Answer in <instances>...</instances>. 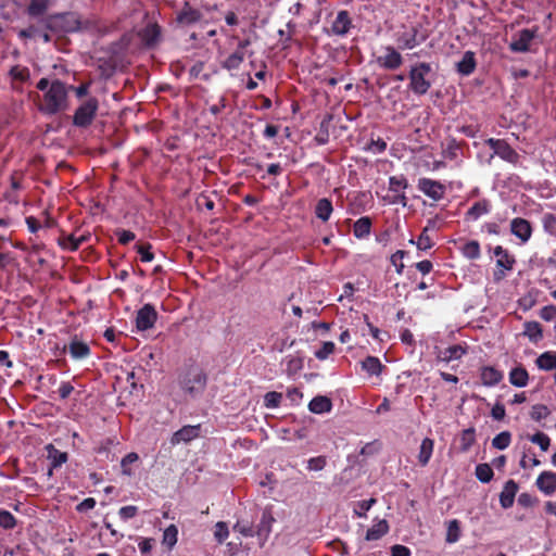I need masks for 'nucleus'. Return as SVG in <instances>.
<instances>
[{
  "label": "nucleus",
  "mask_w": 556,
  "mask_h": 556,
  "mask_svg": "<svg viewBox=\"0 0 556 556\" xmlns=\"http://www.w3.org/2000/svg\"><path fill=\"white\" fill-rule=\"evenodd\" d=\"M36 88L43 91L42 101L39 104V111L46 115H55L68 108V88L59 80L50 81L42 77L36 85Z\"/></svg>",
  "instance_id": "nucleus-1"
},
{
  "label": "nucleus",
  "mask_w": 556,
  "mask_h": 556,
  "mask_svg": "<svg viewBox=\"0 0 556 556\" xmlns=\"http://www.w3.org/2000/svg\"><path fill=\"white\" fill-rule=\"evenodd\" d=\"M46 29L54 33H73L80 28V20L76 13H60L42 18Z\"/></svg>",
  "instance_id": "nucleus-2"
},
{
  "label": "nucleus",
  "mask_w": 556,
  "mask_h": 556,
  "mask_svg": "<svg viewBox=\"0 0 556 556\" xmlns=\"http://www.w3.org/2000/svg\"><path fill=\"white\" fill-rule=\"evenodd\" d=\"M485 144L493 150L485 161L486 164L491 165L495 155L514 166L520 164V154L506 140L489 138L485 140Z\"/></svg>",
  "instance_id": "nucleus-3"
},
{
  "label": "nucleus",
  "mask_w": 556,
  "mask_h": 556,
  "mask_svg": "<svg viewBox=\"0 0 556 556\" xmlns=\"http://www.w3.org/2000/svg\"><path fill=\"white\" fill-rule=\"evenodd\" d=\"M431 72L429 63L421 62L412 66L409 71V89L418 96L426 94L431 88V81L427 78Z\"/></svg>",
  "instance_id": "nucleus-4"
},
{
  "label": "nucleus",
  "mask_w": 556,
  "mask_h": 556,
  "mask_svg": "<svg viewBox=\"0 0 556 556\" xmlns=\"http://www.w3.org/2000/svg\"><path fill=\"white\" fill-rule=\"evenodd\" d=\"M179 383L186 393L194 397L204 391L206 386V376L199 367L191 366L181 377Z\"/></svg>",
  "instance_id": "nucleus-5"
},
{
  "label": "nucleus",
  "mask_w": 556,
  "mask_h": 556,
  "mask_svg": "<svg viewBox=\"0 0 556 556\" xmlns=\"http://www.w3.org/2000/svg\"><path fill=\"white\" fill-rule=\"evenodd\" d=\"M99 101L94 97H90L81 101L73 115V124L79 128L90 126L97 115Z\"/></svg>",
  "instance_id": "nucleus-6"
},
{
  "label": "nucleus",
  "mask_w": 556,
  "mask_h": 556,
  "mask_svg": "<svg viewBox=\"0 0 556 556\" xmlns=\"http://www.w3.org/2000/svg\"><path fill=\"white\" fill-rule=\"evenodd\" d=\"M494 255L496 256V270L493 277L495 281H501L506 276V271L513 270L516 260L501 245L494 248Z\"/></svg>",
  "instance_id": "nucleus-7"
},
{
  "label": "nucleus",
  "mask_w": 556,
  "mask_h": 556,
  "mask_svg": "<svg viewBox=\"0 0 556 556\" xmlns=\"http://www.w3.org/2000/svg\"><path fill=\"white\" fill-rule=\"evenodd\" d=\"M202 437V425H187L175 431L170 437V444L173 446L178 444H188L195 439Z\"/></svg>",
  "instance_id": "nucleus-8"
},
{
  "label": "nucleus",
  "mask_w": 556,
  "mask_h": 556,
  "mask_svg": "<svg viewBox=\"0 0 556 556\" xmlns=\"http://www.w3.org/2000/svg\"><path fill=\"white\" fill-rule=\"evenodd\" d=\"M417 188L428 198L440 201L444 198L446 188L440 181L430 178H420Z\"/></svg>",
  "instance_id": "nucleus-9"
},
{
  "label": "nucleus",
  "mask_w": 556,
  "mask_h": 556,
  "mask_svg": "<svg viewBox=\"0 0 556 556\" xmlns=\"http://www.w3.org/2000/svg\"><path fill=\"white\" fill-rule=\"evenodd\" d=\"M157 319V313L153 305L144 304L138 312L136 317V327L140 331L153 328Z\"/></svg>",
  "instance_id": "nucleus-10"
},
{
  "label": "nucleus",
  "mask_w": 556,
  "mask_h": 556,
  "mask_svg": "<svg viewBox=\"0 0 556 556\" xmlns=\"http://www.w3.org/2000/svg\"><path fill=\"white\" fill-rule=\"evenodd\" d=\"M384 54L377 58V63L380 67L386 70H396L403 63V58L394 47L388 46L384 48Z\"/></svg>",
  "instance_id": "nucleus-11"
},
{
  "label": "nucleus",
  "mask_w": 556,
  "mask_h": 556,
  "mask_svg": "<svg viewBox=\"0 0 556 556\" xmlns=\"http://www.w3.org/2000/svg\"><path fill=\"white\" fill-rule=\"evenodd\" d=\"M535 36L536 29H522L509 43V49L514 52H527Z\"/></svg>",
  "instance_id": "nucleus-12"
},
{
  "label": "nucleus",
  "mask_w": 556,
  "mask_h": 556,
  "mask_svg": "<svg viewBox=\"0 0 556 556\" xmlns=\"http://www.w3.org/2000/svg\"><path fill=\"white\" fill-rule=\"evenodd\" d=\"M510 231L522 242H527L532 235V228L530 223L527 219L520 217L514 218L511 220Z\"/></svg>",
  "instance_id": "nucleus-13"
},
{
  "label": "nucleus",
  "mask_w": 556,
  "mask_h": 556,
  "mask_svg": "<svg viewBox=\"0 0 556 556\" xmlns=\"http://www.w3.org/2000/svg\"><path fill=\"white\" fill-rule=\"evenodd\" d=\"M202 17L199 10L193 9L188 2L185 3L182 9L177 14V22L181 25L189 26L198 23Z\"/></svg>",
  "instance_id": "nucleus-14"
},
{
  "label": "nucleus",
  "mask_w": 556,
  "mask_h": 556,
  "mask_svg": "<svg viewBox=\"0 0 556 556\" xmlns=\"http://www.w3.org/2000/svg\"><path fill=\"white\" fill-rule=\"evenodd\" d=\"M536 485L546 495H552L556 491V473L543 471L536 479Z\"/></svg>",
  "instance_id": "nucleus-15"
},
{
  "label": "nucleus",
  "mask_w": 556,
  "mask_h": 556,
  "mask_svg": "<svg viewBox=\"0 0 556 556\" xmlns=\"http://www.w3.org/2000/svg\"><path fill=\"white\" fill-rule=\"evenodd\" d=\"M517 491L518 484L514 480L506 481L500 494V503L503 508L507 509L513 506Z\"/></svg>",
  "instance_id": "nucleus-16"
},
{
  "label": "nucleus",
  "mask_w": 556,
  "mask_h": 556,
  "mask_svg": "<svg viewBox=\"0 0 556 556\" xmlns=\"http://www.w3.org/2000/svg\"><path fill=\"white\" fill-rule=\"evenodd\" d=\"M351 25L352 22L349 13L346 11H340L331 25V30L334 35L344 36L349 33Z\"/></svg>",
  "instance_id": "nucleus-17"
},
{
  "label": "nucleus",
  "mask_w": 556,
  "mask_h": 556,
  "mask_svg": "<svg viewBox=\"0 0 556 556\" xmlns=\"http://www.w3.org/2000/svg\"><path fill=\"white\" fill-rule=\"evenodd\" d=\"M41 26L29 25L18 33L21 38H40L43 42L51 40L48 29H46L42 18L40 20Z\"/></svg>",
  "instance_id": "nucleus-18"
},
{
  "label": "nucleus",
  "mask_w": 556,
  "mask_h": 556,
  "mask_svg": "<svg viewBox=\"0 0 556 556\" xmlns=\"http://www.w3.org/2000/svg\"><path fill=\"white\" fill-rule=\"evenodd\" d=\"M89 235H80L76 236L75 233L71 235H62L59 238V244L63 249H67L70 251L77 250L84 242H86L89 239Z\"/></svg>",
  "instance_id": "nucleus-19"
},
{
  "label": "nucleus",
  "mask_w": 556,
  "mask_h": 556,
  "mask_svg": "<svg viewBox=\"0 0 556 556\" xmlns=\"http://www.w3.org/2000/svg\"><path fill=\"white\" fill-rule=\"evenodd\" d=\"M465 348H463L459 344H455L442 351H439L437 357L440 362L450 363L452 361L462 358V356L465 355Z\"/></svg>",
  "instance_id": "nucleus-20"
},
{
  "label": "nucleus",
  "mask_w": 556,
  "mask_h": 556,
  "mask_svg": "<svg viewBox=\"0 0 556 556\" xmlns=\"http://www.w3.org/2000/svg\"><path fill=\"white\" fill-rule=\"evenodd\" d=\"M51 0H30L27 14L33 18H45L43 15L50 7Z\"/></svg>",
  "instance_id": "nucleus-21"
},
{
  "label": "nucleus",
  "mask_w": 556,
  "mask_h": 556,
  "mask_svg": "<svg viewBox=\"0 0 556 556\" xmlns=\"http://www.w3.org/2000/svg\"><path fill=\"white\" fill-rule=\"evenodd\" d=\"M161 29L156 24H149L139 33L142 42L149 47L155 45L159 41Z\"/></svg>",
  "instance_id": "nucleus-22"
},
{
  "label": "nucleus",
  "mask_w": 556,
  "mask_h": 556,
  "mask_svg": "<svg viewBox=\"0 0 556 556\" xmlns=\"http://www.w3.org/2000/svg\"><path fill=\"white\" fill-rule=\"evenodd\" d=\"M362 369L369 376H380L384 369V365L376 356H367L361 362Z\"/></svg>",
  "instance_id": "nucleus-23"
},
{
  "label": "nucleus",
  "mask_w": 556,
  "mask_h": 556,
  "mask_svg": "<svg viewBox=\"0 0 556 556\" xmlns=\"http://www.w3.org/2000/svg\"><path fill=\"white\" fill-rule=\"evenodd\" d=\"M48 452V459L51 463V468L49 469V476L52 475L53 468L60 467L67 460V454L65 452L59 451L52 444L47 445L46 447Z\"/></svg>",
  "instance_id": "nucleus-24"
},
{
  "label": "nucleus",
  "mask_w": 556,
  "mask_h": 556,
  "mask_svg": "<svg viewBox=\"0 0 556 556\" xmlns=\"http://www.w3.org/2000/svg\"><path fill=\"white\" fill-rule=\"evenodd\" d=\"M332 408L331 400L324 395L315 396L308 404V409L314 414H324Z\"/></svg>",
  "instance_id": "nucleus-25"
},
{
  "label": "nucleus",
  "mask_w": 556,
  "mask_h": 556,
  "mask_svg": "<svg viewBox=\"0 0 556 556\" xmlns=\"http://www.w3.org/2000/svg\"><path fill=\"white\" fill-rule=\"evenodd\" d=\"M529 374L525 367L517 366L509 371V382L517 388H523L528 384Z\"/></svg>",
  "instance_id": "nucleus-26"
},
{
  "label": "nucleus",
  "mask_w": 556,
  "mask_h": 556,
  "mask_svg": "<svg viewBox=\"0 0 556 556\" xmlns=\"http://www.w3.org/2000/svg\"><path fill=\"white\" fill-rule=\"evenodd\" d=\"M456 67L462 75H470L476 68L475 53L472 51H466Z\"/></svg>",
  "instance_id": "nucleus-27"
},
{
  "label": "nucleus",
  "mask_w": 556,
  "mask_h": 556,
  "mask_svg": "<svg viewBox=\"0 0 556 556\" xmlns=\"http://www.w3.org/2000/svg\"><path fill=\"white\" fill-rule=\"evenodd\" d=\"M68 352L74 359H83L90 354V349L87 343L74 339L68 344Z\"/></svg>",
  "instance_id": "nucleus-28"
},
{
  "label": "nucleus",
  "mask_w": 556,
  "mask_h": 556,
  "mask_svg": "<svg viewBox=\"0 0 556 556\" xmlns=\"http://www.w3.org/2000/svg\"><path fill=\"white\" fill-rule=\"evenodd\" d=\"M417 34L418 30L416 27H413L408 33L402 34L397 39L400 48L414 49L416 46H418L422 39H417Z\"/></svg>",
  "instance_id": "nucleus-29"
},
{
  "label": "nucleus",
  "mask_w": 556,
  "mask_h": 556,
  "mask_svg": "<svg viewBox=\"0 0 556 556\" xmlns=\"http://www.w3.org/2000/svg\"><path fill=\"white\" fill-rule=\"evenodd\" d=\"M503 379V375L494 367H483L481 370V380L484 386L492 387Z\"/></svg>",
  "instance_id": "nucleus-30"
},
{
  "label": "nucleus",
  "mask_w": 556,
  "mask_h": 556,
  "mask_svg": "<svg viewBox=\"0 0 556 556\" xmlns=\"http://www.w3.org/2000/svg\"><path fill=\"white\" fill-rule=\"evenodd\" d=\"M535 365L541 370H552L556 368V352H544L536 359Z\"/></svg>",
  "instance_id": "nucleus-31"
},
{
  "label": "nucleus",
  "mask_w": 556,
  "mask_h": 556,
  "mask_svg": "<svg viewBox=\"0 0 556 556\" xmlns=\"http://www.w3.org/2000/svg\"><path fill=\"white\" fill-rule=\"evenodd\" d=\"M434 447V441L430 438H425L420 444L418 462L421 466L428 465Z\"/></svg>",
  "instance_id": "nucleus-32"
},
{
  "label": "nucleus",
  "mask_w": 556,
  "mask_h": 556,
  "mask_svg": "<svg viewBox=\"0 0 556 556\" xmlns=\"http://www.w3.org/2000/svg\"><path fill=\"white\" fill-rule=\"evenodd\" d=\"M389 531V525L387 520L382 519L375 523L366 533L367 541H377L387 534Z\"/></svg>",
  "instance_id": "nucleus-33"
},
{
  "label": "nucleus",
  "mask_w": 556,
  "mask_h": 556,
  "mask_svg": "<svg viewBox=\"0 0 556 556\" xmlns=\"http://www.w3.org/2000/svg\"><path fill=\"white\" fill-rule=\"evenodd\" d=\"M332 211L333 206L329 199L323 198L317 201L315 206V214L323 222H327L330 218Z\"/></svg>",
  "instance_id": "nucleus-34"
},
{
  "label": "nucleus",
  "mask_w": 556,
  "mask_h": 556,
  "mask_svg": "<svg viewBox=\"0 0 556 556\" xmlns=\"http://www.w3.org/2000/svg\"><path fill=\"white\" fill-rule=\"evenodd\" d=\"M275 521L274 517L269 511H264L261 518V521L257 526L255 534L260 538L267 539L271 531V525Z\"/></svg>",
  "instance_id": "nucleus-35"
},
{
  "label": "nucleus",
  "mask_w": 556,
  "mask_h": 556,
  "mask_svg": "<svg viewBox=\"0 0 556 556\" xmlns=\"http://www.w3.org/2000/svg\"><path fill=\"white\" fill-rule=\"evenodd\" d=\"M371 219L367 216L361 217L354 223L353 232L358 239H363L370 233Z\"/></svg>",
  "instance_id": "nucleus-36"
},
{
  "label": "nucleus",
  "mask_w": 556,
  "mask_h": 556,
  "mask_svg": "<svg viewBox=\"0 0 556 556\" xmlns=\"http://www.w3.org/2000/svg\"><path fill=\"white\" fill-rule=\"evenodd\" d=\"M286 371L288 375L293 376L300 372L303 368V357L299 354L288 355L285 359Z\"/></svg>",
  "instance_id": "nucleus-37"
},
{
  "label": "nucleus",
  "mask_w": 556,
  "mask_h": 556,
  "mask_svg": "<svg viewBox=\"0 0 556 556\" xmlns=\"http://www.w3.org/2000/svg\"><path fill=\"white\" fill-rule=\"evenodd\" d=\"M490 211V203L488 200H481L476 202L466 213L467 218L476 220L480 216L489 213Z\"/></svg>",
  "instance_id": "nucleus-38"
},
{
  "label": "nucleus",
  "mask_w": 556,
  "mask_h": 556,
  "mask_svg": "<svg viewBox=\"0 0 556 556\" xmlns=\"http://www.w3.org/2000/svg\"><path fill=\"white\" fill-rule=\"evenodd\" d=\"M331 119H332V116L327 115L320 122L318 132L315 137V140L317 141L318 144H326L329 141V126H330Z\"/></svg>",
  "instance_id": "nucleus-39"
},
{
  "label": "nucleus",
  "mask_w": 556,
  "mask_h": 556,
  "mask_svg": "<svg viewBox=\"0 0 556 556\" xmlns=\"http://www.w3.org/2000/svg\"><path fill=\"white\" fill-rule=\"evenodd\" d=\"M523 334L531 341L538 342L542 338V327L538 321H527Z\"/></svg>",
  "instance_id": "nucleus-40"
},
{
  "label": "nucleus",
  "mask_w": 556,
  "mask_h": 556,
  "mask_svg": "<svg viewBox=\"0 0 556 556\" xmlns=\"http://www.w3.org/2000/svg\"><path fill=\"white\" fill-rule=\"evenodd\" d=\"M244 60V52L241 50H236L231 53L224 62L223 67L227 70H237Z\"/></svg>",
  "instance_id": "nucleus-41"
},
{
  "label": "nucleus",
  "mask_w": 556,
  "mask_h": 556,
  "mask_svg": "<svg viewBox=\"0 0 556 556\" xmlns=\"http://www.w3.org/2000/svg\"><path fill=\"white\" fill-rule=\"evenodd\" d=\"M476 477L482 483H489L493 478V470L486 463L479 464L476 467Z\"/></svg>",
  "instance_id": "nucleus-42"
},
{
  "label": "nucleus",
  "mask_w": 556,
  "mask_h": 556,
  "mask_svg": "<svg viewBox=\"0 0 556 556\" xmlns=\"http://www.w3.org/2000/svg\"><path fill=\"white\" fill-rule=\"evenodd\" d=\"M429 227L424 228L417 241L413 239L409 240V243L416 244L418 250L426 251L432 248L433 242L432 239L428 235Z\"/></svg>",
  "instance_id": "nucleus-43"
},
{
  "label": "nucleus",
  "mask_w": 556,
  "mask_h": 556,
  "mask_svg": "<svg viewBox=\"0 0 556 556\" xmlns=\"http://www.w3.org/2000/svg\"><path fill=\"white\" fill-rule=\"evenodd\" d=\"M462 253L469 260H476L480 256V245L478 241H469L462 248Z\"/></svg>",
  "instance_id": "nucleus-44"
},
{
  "label": "nucleus",
  "mask_w": 556,
  "mask_h": 556,
  "mask_svg": "<svg viewBox=\"0 0 556 556\" xmlns=\"http://www.w3.org/2000/svg\"><path fill=\"white\" fill-rule=\"evenodd\" d=\"M460 536V526L459 521L457 519H453L447 525V531H446V542L447 543H455L459 540Z\"/></svg>",
  "instance_id": "nucleus-45"
},
{
  "label": "nucleus",
  "mask_w": 556,
  "mask_h": 556,
  "mask_svg": "<svg viewBox=\"0 0 556 556\" xmlns=\"http://www.w3.org/2000/svg\"><path fill=\"white\" fill-rule=\"evenodd\" d=\"M16 518L5 509H0V527L4 530H12L16 527Z\"/></svg>",
  "instance_id": "nucleus-46"
},
{
  "label": "nucleus",
  "mask_w": 556,
  "mask_h": 556,
  "mask_svg": "<svg viewBox=\"0 0 556 556\" xmlns=\"http://www.w3.org/2000/svg\"><path fill=\"white\" fill-rule=\"evenodd\" d=\"M511 435L508 431L498 433L492 440V446L497 450H505L510 444Z\"/></svg>",
  "instance_id": "nucleus-47"
},
{
  "label": "nucleus",
  "mask_w": 556,
  "mask_h": 556,
  "mask_svg": "<svg viewBox=\"0 0 556 556\" xmlns=\"http://www.w3.org/2000/svg\"><path fill=\"white\" fill-rule=\"evenodd\" d=\"M178 530L175 525L168 526L163 533V543L169 548L177 543Z\"/></svg>",
  "instance_id": "nucleus-48"
},
{
  "label": "nucleus",
  "mask_w": 556,
  "mask_h": 556,
  "mask_svg": "<svg viewBox=\"0 0 556 556\" xmlns=\"http://www.w3.org/2000/svg\"><path fill=\"white\" fill-rule=\"evenodd\" d=\"M549 409L546 405L535 404L532 406L530 416L533 420L540 421L549 415Z\"/></svg>",
  "instance_id": "nucleus-49"
},
{
  "label": "nucleus",
  "mask_w": 556,
  "mask_h": 556,
  "mask_svg": "<svg viewBox=\"0 0 556 556\" xmlns=\"http://www.w3.org/2000/svg\"><path fill=\"white\" fill-rule=\"evenodd\" d=\"M475 442V430L472 428L465 429L460 438V447L468 451Z\"/></svg>",
  "instance_id": "nucleus-50"
},
{
  "label": "nucleus",
  "mask_w": 556,
  "mask_h": 556,
  "mask_svg": "<svg viewBox=\"0 0 556 556\" xmlns=\"http://www.w3.org/2000/svg\"><path fill=\"white\" fill-rule=\"evenodd\" d=\"M281 399V393L275 391L267 392L264 396V404L267 408H276L280 405Z\"/></svg>",
  "instance_id": "nucleus-51"
},
{
  "label": "nucleus",
  "mask_w": 556,
  "mask_h": 556,
  "mask_svg": "<svg viewBox=\"0 0 556 556\" xmlns=\"http://www.w3.org/2000/svg\"><path fill=\"white\" fill-rule=\"evenodd\" d=\"M532 443H535L540 446L542 451H547L551 445V439L547 434L543 432H536L530 438Z\"/></svg>",
  "instance_id": "nucleus-52"
},
{
  "label": "nucleus",
  "mask_w": 556,
  "mask_h": 556,
  "mask_svg": "<svg viewBox=\"0 0 556 556\" xmlns=\"http://www.w3.org/2000/svg\"><path fill=\"white\" fill-rule=\"evenodd\" d=\"M138 454L137 453H128L125 457H123L121 462L122 472L126 476H130L131 469L129 466L138 460Z\"/></svg>",
  "instance_id": "nucleus-53"
},
{
  "label": "nucleus",
  "mask_w": 556,
  "mask_h": 556,
  "mask_svg": "<svg viewBox=\"0 0 556 556\" xmlns=\"http://www.w3.org/2000/svg\"><path fill=\"white\" fill-rule=\"evenodd\" d=\"M10 76L15 80L26 81L29 78V70L18 65L13 66L10 70Z\"/></svg>",
  "instance_id": "nucleus-54"
},
{
  "label": "nucleus",
  "mask_w": 556,
  "mask_h": 556,
  "mask_svg": "<svg viewBox=\"0 0 556 556\" xmlns=\"http://www.w3.org/2000/svg\"><path fill=\"white\" fill-rule=\"evenodd\" d=\"M543 228L549 235H556V216L554 214L547 213L543 216L542 219Z\"/></svg>",
  "instance_id": "nucleus-55"
},
{
  "label": "nucleus",
  "mask_w": 556,
  "mask_h": 556,
  "mask_svg": "<svg viewBox=\"0 0 556 556\" xmlns=\"http://www.w3.org/2000/svg\"><path fill=\"white\" fill-rule=\"evenodd\" d=\"M233 530L247 538L253 536L255 534L253 526L245 521H237V523L233 526Z\"/></svg>",
  "instance_id": "nucleus-56"
},
{
  "label": "nucleus",
  "mask_w": 556,
  "mask_h": 556,
  "mask_svg": "<svg viewBox=\"0 0 556 556\" xmlns=\"http://www.w3.org/2000/svg\"><path fill=\"white\" fill-rule=\"evenodd\" d=\"M229 535L228 527L225 522L219 521L215 525L214 536L218 543H223Z\"/></svg>",
  "instance_id": "nucleus-57"
},
{
  "label": "nucleus",
  "mask_w": 556,
  "mask_h": 556,
  "mask_svg": "<svg viewBox=\"0 0 556 556\" xmlns=\"http://www.w3.org/2000/svg\"><path fill=\"white\" fill-rule=\"evenodd\" d=\"M334 351V343L331 341L324 342L321 348L315 352L316 358L324 361Z\"/></svg>",
  "instance_id": "nucleus-58"
},
{
  "label": "nucleus",
  "mask_w": 556,
  "mask_h": 556,
  "mask_svg": "<svg viewBox=\"0 0 556 556\" xmlns=\"http://www.w3.org/2000/svg\"><path fill=\"white\" fill-rule=\"evenodd\" d=\"M327 459L325 456L312 457L307 460V469L313 471L323 470L326 467Z\"/></svg>",
  "instance_id": "nucleus-59"
},
{
  "label": "nucleus",
  "mask_w": 556,
  "mask_h": 556,
  "mask_svg": "<svg viewBox=\"0 0 556 556\" xmlns=\"http://www.w3.org/2000/svg\"><path fill=\"white\" fill-rule=\"evenodd\" d=\"M137 252L140 254L141 262H151L154 258L153 253L151 252V244H138L136 245Z\"/></svg>",
  "instance_id": "nucleus-60"
},
{
  "label": "nucleus",
  "mask_w": 556,
  "mask_h": 556,
  "mask_svg": "<svg viewBox=\"0 0 556 556\" xmlns=\"http://www.w3.org/2000/svg\"><path fill=\"white\" fill-rule=\"evenodd\" d=\"M91 83H83L77 87L68 86V90H73L77 99H83L88 96Z\"/></svg>",
  "instance_id": "nucleus-61"
},
{
  "label": "nucleus",
  "mask_w": 556,
  "mask_h": 556,
  "mask_svg": "<svg viewBox=\"0 0 556 556\" xmlns=\"http://www.w3.org/2000/svg\"><path fill=\"white\" fill-rule=\"evenodd\" d=\"M389 186H390V190L391 191L397 192L401 189L406 188L407 187V182H406V179L404 177L392 176L389 179Z\"/></svg>",
  "instance_id": "nucleus-62"
},
{
  "label": "nucleus",
  "mask_w": 556,
  "mask_h": 556,
  "mask_svg": "<svg viewBox=\"0 0 556 556\" xmlns=\"http://www.w3.org/2000/svg\"><path fill=\"white\" fill-rule=\"evenodd\" d=\"M138 513V507L135 505L124 506L119 509L118 515L123 520L134 518Z\"/></svg>",
  "instance_id": "nucleus-63"
},
{
  "label": "nucleus",
  "mask_w": 556,
  "mask_h": 556,
  "mask_svg": "<svg viewBox=\"0 0 556 556\" xmlns=\"http://www.w3.org/2000/svg\"><path fill=\"white\" fill-rule=\"evenodd\" d=\"M540 317L546 321H551L556 317V306H544L540 312Z\"/></svg>",
  "instance_id": "nucleus-64"
}]
</instances>
